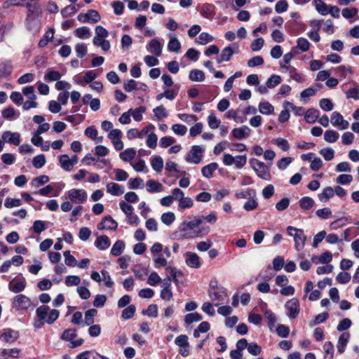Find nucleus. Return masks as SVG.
<instances>
[{
    "mask_svg": "<svg viewBox=\"0 0 359 359\" xmlns=\"http://www.w3.org/2000/svg\"><path fill=\"white\" fill-rule=\"evenodd\" d=\"M330 121L333 126L341 130L347 129L349 126L348 121L344 119L342 115L337 111L332 114Z\"/></svg>",
    "mask_w": 359,
    "mask_h": 359,
    "instance_id": "12",
    "label": "nucleus"
},
{
    "mask_svg": "<svg viewBox=\"0 0 359 359\" xmlns=\"http://www.w3.org/2000/svg\"><path fill=\"white\" fill-rule=\"evenodd\" d=\"M66 194L67 196H62V200H67L68 198L72 203L82 204L87 201V192L82 189H72L69 190Z\"/></svg>",
    "mask_w": 359,
    "mask_h": 359,
    "instance_id": "5",
    "label": "nucleus"
},
{
    "mask_svg": "<svg viewBox=\"0 0 359 359\" xmlns=\"http://www.w3.org/2000/svg\"><path fill=\"white\" fill-rule=\"evenodd\" d=\"M146 111V107L141 106L139 107L134 110L131 109L130 114L133 116V118L136 121H141L142 120V115Z\"/></svg>",
    "mask_w": 359,
    "mask_h": 359,
    "instance_id": "49",
    "label": "nucleus"
},
{
    "mask_svg": "<svg viewBox=\"0 0 359 359\" xmlns=\"http://www.w3.org/2000/svg\"><path fill=\"white\" fill-rule=\"evenodd\" d=\"M319 153L327 161L332 160L334 156V151L331 147L323 148L320 150Z\"/></svg>",
    "mask_w": 359,
    "mask_h": 359,
    "instance_id": "51",
    "label": "nucleus"
},
{
    "mask_svg": "<svg viewBox=\"0 0 359 359\" xmlns=\"http://www.w3.org/2000/svg\"><path fill=\"white\" fill-rule=\"evenodd\" d=\"M18 337V332L11 329L4 330V332L1 335V340L7 343H13L15 341Z\"/></svg>",
    "mask_w": 359,
    "mask_h": 359,
    "instance_id": "20",
    "label": "nucleus"
},
{
    "mask_svg": "<svg viewBox=\"0 0 359 359\" xmlns=\"http://www.w3.org/2000/svg\"><path fill=\"white\" fill-rule=\"evenodd\" d=\"M128 187L131 189H142L144 188V181L140 177H135L130 179L128 182Z\"/></svg>",
    "mask_w": 359,
    "mask_h": 359,
    "instance_id": "47",
    "label": "nucleus"
},
{
    "mask_svg": "<svg viewBox=\"0 0 359 359\" xmlns=\"http://www.w3.org/2000/svg\"><path fill=\"white\" fill-rule=\"evenodd\" d=\"M349 339L350 334L348 332H344L339 336L337 345V351L339 353H342L344 352L347 344L349 341Z\"/></svg>",
    "mask_w": 359,
    "mask_h": 359,
    "instance_id": "25",
    "label": "nucleus"
},
{
    "mask_svg": "<svg viewBox=\"0 0 359 359\" xmlns=\"http://www.w3.org/2000/svg\"><path fill=\"white\" fill-rule=\"evenodd\" d=\"M1 138L4 142L18 146L20 144V134L6 130L2 133Z\"/></svg>",
    "mask_w": 359,
    "mask_h": 359,
    "instance_id": "14",
    "label": "nucleus"
},
{
    "mask_svg": "<svg viewBox=\"0 0 359 359\" xmlns=\"http://www.w3.org/2000/svg\"><path fill=\"white\" fill-rule=\"evenodd\" d=\"M214 40L212 36L207 32H202L199 34L198 37L195 40L196 43L201 45H205Z\"/></svg>",
    "mask_w": 359,
    "mask_h": 359,
    "instance_id": "44",
    "label": "nucleus"
},
{
    "mask_svg": "<svg viewBox=\"0 0 359 359\" xmlns=\"http://www.w3.org/2000/svg\"><path fill=\"white\" fill-rule=\"evenodd\" d=\"M122 135V132L118 129L111 130L107 135L117 151L121 150L124 147L123 142L121 140Z\"/></svg>",
    "mask_w": 359,
    "mask_h": 359,
    "instance_id": "11",
    "label": "nucleus"
},
{
    "mask_svg": "<svg viewBox=\"0 0 359 359\" xmlns=\"http://www.w3.org/2000/svg\"><path fill=\"white\" fill-rule=\"evenodd\" d=\"M339 134L333 130H326L324 133V140L329 143H334L337 141Z\"/></svg>",
    "mask_w": 359,
    "mask_h": 359,
    "instance_id": "40",
    "label": "nucleus"
},
{
    "mask_svg": "<svg viewBox=\"0 0 359 359\" xmlns=\"http://www.w3.org/2000/svg\"><path fill=\"white\" fill-rule=\"evenodd\" d=\"M165 273L167 277L170 278L171 281H173L176 285L178 284L179 281L177 277L182 274L180 271H177L175 267L168 266L165 269Z\"/></svg>",
    "mask_w": 359,
    "mask_h": 359,
    "instance_id": "33",
    "label": "nucleus"
},
{
    "mask_svg": "<svg viewBox=\"0 0 359 359\" xmlns=\"http://www.w3.org/2000/svg\"><path fill=\"white\" fill-rule=\"evenodd\" d=\"M74 35L81 39H89L91 36L90 29L87 27L77 28L74 32Z\"/></svg>",
    "mask_w": 359,
    "mask_h": 359,
    "instance_id": "32",
    "label": "nucleus"
},
{
    "mask_svg": "<svg viewBox=\"0 0 359 359\" xmlns=\"http://www.w3.org/2000/svg\"><path fill=\"white\" fill-rule=\"evenodd\" d=\"M320 112L318 109L311 108L305 113V121L309 123H313L319 117Z\"/></svg>",
    "mask_w": 359,
    "mask_h": 359,
    "instance_id": "29",
    "label": "nucleus"
},
{
    "mask_svg": "<svg viewBox=\"0 0 359 359\" xmlns=\"http://www.w3.org/2000/svg\"><path fill=\"white\" fill-rule=\"evenodd\" d=\"M60 167L65 171L69 172L73 170V165L71 163L70 158L67 154L60 155L59 157Z\"/></svg>",
    "mask_w": 359,
    "mask_h": 359,
    "instance_id": "28",
    "label": "nucleus"
},
{
    "mask_svg": "<svg viewBox=\"0 0 359 359\" xmlns=\"http://www.w3.org/2000/svg\"><path fill=\"white\" fill-rule=\"evenodd\" d=\"M281 82V78L279 75L273 74L266 81V86L269 88H273Z\"/></svg>",
    "mask_w": 359,
    "mask_h": 359,
    "instance_id": "53",
    "label": "nucleus"
},
{
    "mask_svg": "<svg viewBox=\"0 0 359 359\" xmlns=\"http://www.w3.org/2000/svg\"><path fill=\"white\" fill-rule=\"evenodd\" d=\"M162 48V44L156 39L151 40L147 47V50L149 53L155 55L157 57L161 55Z\"/></svg>",
    "mask_w": 359,
    "mask_h": 359,
    "instance_id": "19",
    "label": "nucleus"
},
{
    "mask_svg": "<svg viewBox=\"0 0 359 359\" xmlns=\"http://www.w3.org/2000/svg\"><path fill=\"white\" fill-rule=\"evenodd\" d=\"M314 203L315 202L313 199L309 196H304L299 201V206L304 210L311 209L313 206Z\"/></svg>",
    "mask_w": 359,
    "mask_h": 359,
    "instance_id": "45",
    "label": "nucleus"
},
{
    "mask_svg": "<svg viewBox=\"0 0 359 359\" xmlns=\"http://www.w3.org/2000/svg\"><path fill=\"white\" fill-rule=\"evenodd\" d=\"M170 40L168 43V50L170 52L179 53L181 49V43L178 39L172 34H169Z\"/></svg>",
    "mask_w": 359,
    "mask_h": 359,
    "instance_id": "26",
    "label": "nucleus"
},
{
    "mask_svg": "<svg viewBox=\"0 0 359 359\" xmlns=\"http://www.w3.org/2000/svg\"><path fill=\"white\" fill-rule=\"evenodd\" d=\"M186 264L191 268L198 269L201 266L199 256L194 252H187L186 253Z\"/></svg>",
    "mask_w": 359,
    "mask_h": 359,
    "instance_id": "18",
    "label": "nucleus"
},
{
    "mask_svg": "<svg viewBox=\"0 0 359 359\" xmlns=\"http://www.w3.org/2000/svg\"><path fill=\"white\" fill-rule=\"evenodd\" d=\"M61 74L59 72L51 70L49 71L44 76V79L48 82L58 81L61 78Z\"/></svg>",
    "mask_w": 359,
    "mask_h": 359,
    "instance_id": "56",
    "label": "nucleus"
},
{
    "mask_svg": "<svg viewBox=\"0 0 359 359\" xmlns=\"http://www.w3.org/2000/svg\"><path fill=\"white\" fill-rule=\"evenodd\" d=\"M151 165L157 172H161L163 167V158L161 156H154L151 160Z\"/></svg>",
    "mask_w": 359,
    "mask_h": 359,
    "instance_id": "46",
    "label": "nucleus"
},
{
    "mask_svg": "<svg viewBox=\"0 0 359 359\" xmlns=\"http://www.w3.org/2000/svg\"><path fill=\"white\" fill-rule=\"evenodd\" d=\"M36 319L34 323L36 329H41L45 323L53 324L60 316V311L57 309H50L49 306L43 305L36 309Z\"/></svg>",
    "mask_w": 359,
    "mask_h": 359,
    "instance_id": "1",
    "label": "nucleus"
},
{
    "mask_svg": "<svg viewBox=\"0 0 359 359\" xmlns=\"http://www.w3.org/2000/svg\"><path fill=\"white\" fill-rule=\"evenodd\" d=\"M235 53L231 46H227L222 49L221 54L217 57V63L228 62L231 60L232 55Z\"/></svg>",
    "mask_w": 359,
    "mask_h": 359,
    "instance_id": "22",
    "label": "nucleus"
},
{
    "mask_svg": "<svg viewBox=\"0 0 359 359\" xmlns=\"http://www.w3.org/2000/svg\"><path fill=\"white\" fill-rule=\"evenodd\" d=\"M32 304L30 299L25 294H18L13 298V308L15 310H27Z\"/></svg>",
    "mask_w": 359,
    "mask_h": 359,
    "instance_id": "9",
    "label": "nucleus"
},
{
    "mask_svg": "<svg viewBox=\"0 0 359 359\" xmlns=\"http://www.w3.org/2000/svg\"><path fill=\"white\" fill-rule=\"evenodd\" d=\"M95 36L93 39V45L100 47L104 52L108 51L111 48L109 41L107 39L109 36L108 31L101 25H98L95 29Z\"/></svg>",
    "mask_w": 359,
    "mask_h": 359,
    "instance_id": "2",
    "label": "nucleus"
},
{
    "mask_svg": "<svg viewBox=\"0 0 359 359\" xmlns=\"http://www.w3.org/2000/svg\"><path fill=\"white\" fill-rule=\"evenodd\" d=\"M97 314V311L95 309H90L85 313V323L84 325H91L94 323V317Z\"/></svg>",
    "mask_w": 359,
    "mask_h": 359,
    "instance_id": "41",
    "label": "nucleus"
},
{
    "mask_svg": "<svg viewBox=\"0 0 359 359\" xmlns=\"http://www.w3.org/2000/svg\"><path fill=\"white\" fill-rule=\"evenodd\" d=\"M210 330V325L208 322H202L194 332V336L196 338L199 337L200 333H205Z\"/></svg>",
    "mask_w": 359,
    "mask_h": 359,
    "instance_id": "54",
    "label": "nucleus"
},
{
    "mask_svg": "<svg viewBox=\"0 0 359 359\" xmlns=\"http://www.w3.org/2000/svg\"><path fill=\"white\" fill-rule=\"evenodd\" d=\"M107 302V297L104 294H97L95 297L93 304L96 308H102Z\"/></svg>",
    "mask_w": 359,
    "mask_h": 359,
    "instance_id": "64",
    "label": "nucleus"
},
{
    "mask_svg": "<svg viewBox=\"0 0 359 359\" xmlns=\"http://www.w3.org/2000/svg\"><path fill=\"white\" fill-rule=\"evenodd\" d=\"M334 195V189L331 187L325 188L323 191L318 194V198L321 201H327Z\"/></svg>",
    "mask_w": 359,
    "mask_h": 359,
    "instance_id": "39",
    "label": "nucleus"
},
{
    "mask_svg": "<svg viewBox=\"0 0 359 359\" xmlns=\"http://www.w3.org/2000/svg\"><path fill=\"white\" fill-rule=\"evenodd\" d=\"M20 351L17 348L4 349L0 353V358L6 359L8 357L18 358L19 356Z\"/></svg>",
    "mask_w": 359,
    "mask_h": 359,
    "instance_id": "37",
    "label": "nucleus"
},
{
    "mask_svg": "<svg viewBox=\"0 0 359 359\" xmlns=\"http://www.w3.org/2000/svg\"><path fill=\"white\" fill-rule=\"evenodd\" d=\"M136 156V150L133 148H128L119 154L120 158L126 162L130 161Z\"/></svg>",
    "mask_w": 359,
    "mask_h": 359,
    "instance_id": "36",
    "label": "nucleus"
},
{
    "mask_svg": "<svg viewBox=\"0 0 359 359\" xmlns=\"http://www.w3.org/2000/svg\"><path fill=\"white\" fill-rule=\"evenodd\" d=\"M250 165L257 177L265 181H270L271 180L269 165H266L257 158H251L250 160Z\"/></svg>",
    "mask_w": 359,
    "mask_h": 359,
    "instance_id": "3",
    "label": "nucleus"
},
{
    "mask_svg": "<svg viewBox=\"0 0 359 359\" xmlns=\"http://www.w3.org/2000/svg\"><path fill=\"white\" fill-rule=\"evenodd\" d=\"M153 112H154V116L158 120H160L163 118H166L168 116V114L163 105H160L158 107H155L153 109Z\"/></svg>",
    "mask_w": 359,
    "mask_h": 359,
    "instance_id": "50",
    "label": "nucleus"
},
{
    "mask_svg": "<svg viewBox=\"0 0 359 359\" xmlns=\"http://www.w3.org/2000/svg\"><path fill=\"white\" fill-rule=\"evenodd\" d=\"M286 315L290 319H294L297 317L300 311L299 300L297 298H292L285 304Z\"/></svg>",
    "mask_w": 359,
    "mask_h": 359,
    "instance_id": "8",
    "label": "nucleus"
},
{
    "mask_svg": "<svg viewBox=\"0 0 359 359\" xmlns=\"http://www.w3.org/2000/svg\"><path fill=\"white\" fill-rule=\"evenodd\" d=\"M251 130L247 126H242L240 128H233L231 131L233 137L236 140H242L250 137Z\"/></svg>",
    "mask_w": 359,
    "mask_h": 359,
    "instance_id": "16",
    "label": "nucleus"
},
{
    "mask_svg": "<svg viewBox=\"0 0 359 359\" xmlns=\"http://www.w3.org/2000/svg\"><path fill=\"white\" fill-rule=\"evenodd\" d=\"M336 74H339L343 78H345L347 75L352 74V67L349 65H340L333 69Z\"/></svg>",
    "mask_w": 359,
    "mask_h": 359,
    "instance_id": "35",
    "label": "nucleus"
},
{
    "mask_svg": "<svg viewBox=\"0 0 359 359\" xmlns=\"http://www.w3.org/2000/svg\"><path fill=\"white\" fill-rule=\"evenodd\" d=\"M287 232L290 236L294 239V247L297 251H301L305 245L306 236L304 234V230L292 226L287 227Z\"/></svg>",
    "mask_w": 359,
    "mask_h": 359,
    "instance_id": "4",
    "label": "nucleus"
},
{
    "mask_svg": "<svg viewBox=\"0 0 359 359\" xmlns=\"http://www.w3.org/2000/svg\"><path fill=\"white\" fill-rule=\"evenodd\" d=\"M111 245V241L109 238L105 236H97L95 241V245L100 250H107Z\"/></svg>",
    "mask_w": 359,
    "mask_h": 359,
    "instance_id": "23",
    "label": "nucleus"
},
{
    "mask_svg": "<svg viewBox=\"0 0 359 359\" xmlns=\"http://www.w3.org/2000/svg\"><path fill=\"white\" fill-rule=\"evenodd\" d=\"M135 311L136 308L134 305H129L123 310L121 317L125 320H128L134 316Z\"/></svg>",
    "mask_w": 359,
    "mask_h": 359,
    "instance_id": "58",
    "label": "nucleus"
},
{
    "mask_svg": "<svg viewBox=\"0 0 359 359\" xmlns=\"http://www.w3.org/2000/svg\"><path fill=\"white\" fill-rule=\"evenodd\" d=\"M76 334V330L74 328H69L65 330L63 333L62 334L60 339L65 341H69V347L72 348L78 347L81 346L83 343V339H79L77 340H74Z\"/></svg>",
    "mask_w": 359,
    "mask_h": 359,
    "instance_id": "7",
    "label": "nucleus"
},
{
    "mask_svg": "<svg viewBox=\"0 0 359 359\" xmlns=\"http://www.w3.org/2000/svg\"><path fill=\"white\" fill-rule=\"evenodd\" d=\"M218 164L217 163H211L201 169V173L206 178H211L213 172L217 169Z\"/></svg>",
    "mask_w": 359,
    "mask_h": 359,
    "instance_id": "30",
    "label": "nucleus"
},
{
    "mask_svg": "<svg viewBox=\"0 0 359 359\" xmlns=\"http://www.w3.org/2000/svg\"><path fill=\"white\" fill-rule=\"evenodd\" d=\"M210 297L212 302H217L215 304L216 306H219L221 303L228 302V296L223 288H217L210 292Z\"/></svg>",
    "mask_w": 359,
    "mask_h": 359,
    "instance_id": "10",
    "label": "nucleus"
},
{
    "mask_svg": "<svg viewBox=\"0 0 359 359\" xmlns=\"http://www.w3.org/2000/svg\"><path fill=\"white\" fill-rule=\"evenodd\" d=\"M107 192L112 196H120L124 193V187L115 182H109L106 187Z\"/></svg>",
    "mask_w": 359,
    "mask_h": 359,
    "instance_id": "21",
    "label": "nucleus"
},
{
    "mask_svg": "<svg viewBox=\"0 0 359 359\" xmlns=\"http://www.w3.org/2000/svg\"><path fill=\"white\" fill-rule=\"evenodd\" d=\"M125 249V243L123 241L118 240L114 243L111 249V254L113 256L117 257L122 254Z\"/></svg>",
    "mask_w": 359,
    "mask_h": 359,
    "instance_id": "34",
    "label": "nucleus"
},
{
    "mask_svg": "<svg viewBox=\"0 0 359 359\" xmlns=\"http://www.w3.org/2000/svg\"><path fill=\"white\" fill-rule=\"evenodd\" d=\"M203 222L202 217L196 216L194 217L191 220L184 221L180 226V230L182 231H188L194 229L198 227Z\"/></svg>",
    "mask_w": 359,
    "mask_h": 359,
    "instance_id": "15",
    "label": "nucleus"
},
{
    "mask_svg": "<svg viewBox=\"0 0 359 359\" xmlns=\"http://www.w3.org/2000/svg\"><path fill=\"white\" fill-rule=\"evenodd\" d=\"M161 220L163 224L169 226L175 220V215L172 212H165L161 215Z\"/></svg>",
    "mask_w": 359,
    "mask_h": 359,
    "instance_id": "52",
    "label": "nucleus"
},
{
    "mask_svg": "<svg viewBox=\"0 0 359 359\" xmlns=\"http://www.w3.org/2000/svg\"><path fill=\"white\" fill-rule=\"evenodd\" d=\"M274 108L269 102H261L259 104V111L262 114H271L273 112Z\"/></svg>",
    "mask_w": 359,
    "mask_h": 359,
    "instance_id": "43",
    "label": "nucleus"
},
{
    "mask_svg": "<svg viewBox=\"0 0 359 359\" xmlns=\"http://www.w3.org/2000/svg\"><path fill=\"white\" fill-rule=\"evenodd\" d=\"M117 227V222L110 216H105L97 224V229L100 230H116Z\"/></svg>",
    "mask_w": 359,
    "mask_h": 359,
    "instance_id": "17",
    "label": "nucleus"
},
{
    "mask_svg": "<svg viewBox=\"0 0 359 359\" xmlns=\"http://www.w3.org/2000/svg\"><path fill=\"white\" fill-rule=\"evenodd\" d=\"M46 159L44 154H39L32 159V164L35 168L39 169L45 165Z\"/></svg>",
    "mask_w": 359,
    "mask_h": 359,
    "instance_id": "48",
    "label": "nucleus"
},
{
    "mask_svg": "<svg viewBox=\"0 0 359 359\" xmlns=\"http://www.w3.org/2000/svg\"><path fill=\"white\" fill-rule=\"evenodd\" d=\"M189 78L192 81L201 82L205 80V76L203 71L194 69L190 71Z\"/></svg>",
    "mask_w": 359,
    "mask_h": 359,
    "instance_id": "31",
    "label": "nucleus"
},
{
    "mask_svg": "<svg viewBox=\"0 0 359 359\" xmlns=\"http://www.w3.org/2000/svg\"><path fill=\"white\" fill-rule=\"evenodd\" d=\"M311 43L309 41L303 37L298 38L297 40V46L293 48L294 53L297 54V49H299L302 52H306L309 50Z\"/></svg>",
    "mask_w": 359,
    "mask_h": 359,
    "instance_id": "27",
    "label": "nucleus"
},
{
    "mask_svg": "<svg viewBox=\"0 0 359 359\" xmlns=\"http://www.w3.org/2000/svg\"><path fill=\"white\" fill-rule=\"evenodd\" d=\"M22 93L31 100H35L36 99V95L35 94L34 88L32 86H25L22 89Z\"/></svg>",
    "mask_w": 359,
    "mask_h": 359,
    "instance_id": "61",
    "label": "nucleus"
},
{
    "mask_svg": "<svg viewBox=\"0 0 359 359\" xmlns=\"http://www.w3.org/2000/svg\"><path fill=\"white\" fill-rule=\"evenodd\" d=\"M21 205L22 201L19 198H6L4 202V206L6 208H16Z\"/></svg>",
    "mask_w": 359,
    "mask_h": 359,
    "instance_id": "57",
    "label": "nucleus"
},
{
    "mask_svg": "<svg viewBox=\"0 0 359 359\" xmlns=\"http://www.w3.org/2000/svg\"><path fill=\"white\" fill-rule=\"evenodd\" d=\"M27 282L24 277L14 278L8 283V289L14 293H20L25 289Z\"/></svg>",
    "mask_w": 359,
    "mask_h": 359,
    "instance_id": "13",
    "label": "nucleus"
},
{
    "mask_svg": "<svg viewBox=\"0 0 359 359\" xmlns=\"http://www.w3.org/2000/svg\"><path fill=\"white\" fill-rule=\"evenodd\" d=\"M147 191L149 193H160L164 191V187L160 182L150 180L147 182Z\"/></svg>",
    "mask_w": 359,
    "mask_h": 359,
    "instance_id": "24",
    "label": "nucleus"
},
{
    "mask_svg": "<svg viewBox=\"0 0 359 359\" xmlns=\"http://www.w3.org/2000/svg\"><path fill=\"white\" fill-rule=\"evenodd\" d=\"M54 35V29L50 28L48 32H46L43 36V37L39 41V46L40 48H43L47 46L48 43L53 38Z\"/></svg>",
    "mask_w": 359,
    "mask_h": 359,
    "instance_id": "42",
    "label": "nucleus"
},
{
    "mask_svg": "<svg viewBox=\"0 0 359 359\" xmlns=\"http://www.w3.org/2000/svg\"><path fill=\"white\" fill-rule=\"evenodd\" d=\"M221 121L214 114H210L208 117V123L211 129H217L219 128Z\"/></svg>",
    "mask_w": 359,
    "mask_h": 359,
    "instance_id": "62",
    "label": "nucleus"
},
{
    "mask_svg": "<svg viewBox=\"0 0 359 359\" xmlns=\"http://www.w3.org/2000/svg\"><path fill=\"white\" fill-rule=\"evenodd\" d=\"M316 259H318L319 262L322 264H328L332 259V254L330 252L327 251V252L323 253L320 257H313L312 259L313 262L317 263L316 262Z\"/></svg>",
    "mask_w": 359,
    "mask_h": 359,
    "instance_id": "55",
    "label": "nucleus"
},
{
    "mask_svg": "<svg viewBox=\"0 0 359 359\" xmlns=\"http://www.w3.org/2000/svg\"><path fill=\"white\" fill-rule=\"evenodd\" d=\"M273 143L277 145L283 151H288L290 149V144L287 140L281 137L276 138L273 140Z\"/></svg>",
    "mask_w": 359,
    "mask_h": 359,
    "instance_id": "59",
    "label": "nucleus"
},
{
    "mask_svg": "<svg viewBox=\"0 0 359 359\" xmlns=\"http://www.w3.org/2000/svg\"><path fill=\"white\" fill-rule=\"evenodd\" d=\"M204 148L199 145H194L185 157L187 162L194 164H198L203 159Z\"/></svg>",
    "mask_w": 359,
    "mask_h": 359,
    "instance_id": "6",
    "label": "nucleus"
},
{
    "mask_svg": "<svg viewBox=\"0 0 359 359\" xmlns=\"http://www.w3.org/2000/svg\"><path fill=\"white\" fill-rule=\"evenodd\" d=\"M358 9L355 8H346L341 11L342 16L346 19L354 18L358 14Z\"/></svg>",
    "mask_w": 359,
    "mask_h": 359,
    "instance_id": "63",
    "label": "nucleus"
},
{
    "mask_svg": "<svg viewBox=\"0 0 359 359\" xmlns=\"http://www.w3.org/2000/svg\"><path fill=\"white\" fill-rule=\"evenodd\" d=\"M315 2L316 9L320 14L325 15L328 13L329 6L325 2L320 0L319 1H316Z\"/></svg>",
    "mask_w": 359,
    "mask_h": 359,
    "instance_id": "60",
    "label": "nucleus"
},
{
    "mask_svg": "<svg viewBox=\"0 0 359 359\" xmlns=\"http://www.w3.org/2000/svg\"><path fill=\"white\" fill-rule=\"evenodd\" d=\"M329 318V313L327 312H323L317 315L313 320L309 322V326L311 327H314L318 324L325 322Z\"/></svg>",
    "mask_w": 359,
    "mask_h": 359,
    "instance_id": "38",
    "label": "nucleus"
}]
</instances>
